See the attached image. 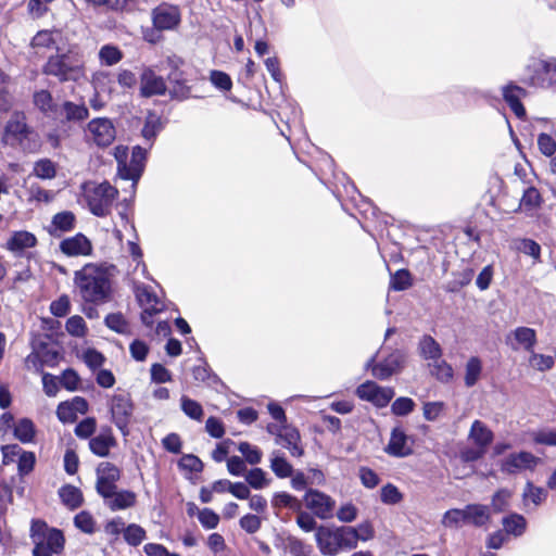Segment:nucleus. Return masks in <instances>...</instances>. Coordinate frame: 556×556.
I'll use <instances>...</instances> for the list:
<instances>
[{
	"label": "nucleus",
	"instance_id": "nucleus-1",
	"mask_svg": "<svg viewBox=\"0 0 556 556\" xmlns=\"http://www.w3.org/2000/svg\"><path fill=\"white\" fill-rule=\"evenodd\" d=\"M115 267L105 263H88L74 273V285L86 304L100 305L109 302L113 293Z\"/></svg>",
	"mask_w": 556,
	"mask_h": 556
},
{
	"label": "nucleus",
	"instance_id": "nucleus-2",
	"mask_svg": "<svg viewBox=\"0 0 556 556\" xmlns=\"http://www.w3.org/2000/svg\"><path fill=\"white\" fill-rule=\"evenodd\" d=\"M43 73L56 77L60 81H79L86 76L84 55L76 48L52 55L45 64Z\"/></svg>",
	"mask_w": 556,
	"mask_h": 556
},
{
	"label": "nucleus",
	"instance_id": "nucleus-3",
	"mask_svg": "<svg viewBox=\"0 0 556 556\" xmlns=\"http://www.w3.org/2000/svg\"><path fill=\"white\" fill-rule=\"evenodd\" d=\"M118 191L109 182H87L83 186V195L90 210L96 216H106Z\"/></svg>",
	"mask_w": 556,
	"mask_h": 556
},
{
	"label": "nucleus",
	"instance_id": "nucleus-4",
	"mask_svg": "<svg viewBox=\"0 0 556 556\" xmlns=\"http://www.w3.org/2000/svg\"><path fill=\"white\" fill-rule=\"evenodd\" d=\"M31 538L35 543L34 556H52L63 549L64 536L60 530L48 529L40 520L31 523Z\"/></svg>",
	"mask_w": 556,
	"mask_h": 556
},
{
	"label": "nucleus",
	"instance_id": "nucleus-5",
	"mask_svg": "<svg viewBox=\"0 0 556 556\" xmlns=\"http://www.w3.org/2000/svg\"><path fill=\"white\" fill-rule=\"evenodd\" d=\"M114 156L118 163V175L123 179L132 180V187H135L143 172L146 151L140 147H135L128 162V149L118 146L114 149Z\"/></svg>",
	"mask_w": 556,
	"mask_h": 556
},
{
	"label": "nucleus",
	"instance_id": "nucleus-6",
	"mask_svg": "<svg viewBox=\"0 0 556 556\" xmlns=\"http://www.w3.org/2000/svg\"><path fill=\"white\" fill-rule=\"evenodd\" d=\"M494 440L493 431L481 420H475L468 432V441L472 447L463 452L466 462H475L484 456Z\"/></svg>",
	"mask_w": 556,
	"mask_h": 556
},
{
	"label": "nucleus",
	"instance_id": "nucleus-7",
	"mask_svg": "<svg viewBox=\"0 0 556 556\" xmlns=\"http://www.w3.org/2000/svg\"><path fill=\"white\" fill-rule=\"evenodd\" d=\"M135 294L142 307L141 319L148 327L153 325V316L165 309V304L161 298H159L154 291L142 283H135Z\"/></svg>",
	"mask_w": 556,
	"mask_h": 556
},
{
	"label": "nucleus",
	"instance_id": "nucleus-8",
	"mask_svg": "<svg viewBox=\"0 0 556 556\" xmlns=\"http://www.w3.org/2000/svg\"><path fill=\"white\" fill-rule=\"evenodd\" d=\"M542 464V459L531 452L519 451L505 456L500 460V469L506 475H517L523 471H534Z\"/></svg>",
	"mask_w": 556,
	"mask_h": 556
},
{
	"label": "nucleus",
	"instance_id": "nucleus-9",
	"mask_svg": "<svg viewBox=\"0 0 556 556\" xmlns=\"http://www.w3.org/2000/svg\"><path fill=\"white\" fill-rule=\"evenodd\" d=\"M86 138L98 147H109L116 138V128L106 117L91 119L85 129Z\"/></svg>",
	"mask_w": 556,
	"mask_h": 556
},
{
	"label": "nucleus",
	"instance_id": "nucleus-10",
	"mask_svg": "<svg viewBox=\"0 0 556 556\" xmlns=\"http://www.w3.org/2000/svg\"><path fill=\"white\" fill-rule=\"evenodd\" d=\"M132 403L129 396L116 394L110 402L111 419L124 437L129 434V422L132 416Z\"/></svg>",
	"mask_w": 556,
	"mask_h": 556
},
{
	"label": "nucleus",
	"instance_id": "nucleus-11",
	"mask_svg": "<svg viewBox=\"0 0 556 556\" xmlns=\"http://www.w3.org/2000/svg\"><path fill=\"white\" fill-rule=\"evenodd\" d=\"M356 395L376 407H386L394 396V390L390 387H381L374 381H366L356 389Z\"/></svg>",
	"mask_w": 556,
	"mask_h": 556
},
{
	"label": "nucleus",
	"instance_id": "nucleus-12",
	"mask_svg": "<svg viewBox=\"0 0 556 556\" xmlns=\"http://www.w3.org/2000/svg\"><path fill=\"white\" fill-rule=\"evenodd\" d=\"M304 504L320 519H329L333 516L334 500L318 490H308L304 495Z\"/></svg>",
	"mask_w": 556,
	"mask_h": 556
},
{
	"label": "nucleus",
	"instance_id": "nucleus-13",
	"mask_svg": "<svg viewBox=\"0 0 556 556\" xmlns=\"http://www.w3.org/2000/svg\"><path fill=\"white\" fill-rule=\"evenodd\" d=\"M374 358L369 359L366 364V368L371 369V374L376 378L387 380L403 368L405 356L401 352L396 351L379 364H374Z\"/></svg>",
	"mask_w": 556,
	"mask_h": 556
},
{
	"label": "nucleus",
	"instance_id": "nucleus-14",
	"mask_svg": "<svg viewBox=\"0 0 556 556\" xmlns=\"http://www.w3.org/2000/svg\"><path fill=\"white\" fill-rule=\"evenodd\" d=\"M267 430L276 435V442L289 450L292 456H302L303 448L299 444L300 434L296 429L288 426L268 425Z\"/></svg>",
	"mask_w": 556,
	"mask_h": 556
},
{
	"label": "nucleus",
	"instance_id": "nucleus-15",
	"mask_svg": "<svg viewBox=\"0 0 556 556\" xmlns=\"http://www.w3.org/2000/svg\"><path fill=\"white\" fill-rule=\"evenodd\" d=\"M121 477L119 469L109 463L103 462L97 468V490L102 496H108L116 490V482Z\"/></svg>",
	"mask_w": 556,
	"mask_h": 556
},
{
	"label": "nucleus",
	"instance_id": "nucleus-16",
	"mask_svg": "<svg viewBox=\"0 0 556 556\" xmlns=\"http://www.w3.org/2000/svg\"><path fill=\"white\" fill-rule=\"evenodd\" d=\"M536 331L532 328L520 326L513 329L506 336V344L513 351L523 350L526 352L533 351L536 344Z\"/></svg>",
	"mask_w": 556,
	"mask_h": 556
},
{
	"label": "nucleus",
	"instance_id": "nucleus-17",
	"mask_svg": "<svg viewBox=\"0 0 556 556\" xmlns=\"http://www.w3.org/2000/svg\"><path fill=\"white\" fill-rule=\"evenodd\" d=\"M383 450L388 455L393 457H406L413 452L409 438L401 427H394L392 429L390 440Z\"/></svg>",
	"mask_w": 556,
	"mask_h": 556
},
{
	"label": "nucleus",
	"instance_id": "nucleus-18",
	"mask_svg": "<svg viewBox=\"0 0 556 556\" xmlns=\"http://www.w3.org/2000/svg\"><path fill=\"white\" fill-rule=\"evenodd\" d=\"M153 25L161 30L175 28L180 22V12L177 7L162 4L152 12Z\"/></svg>",
	"mask_w": 556,
	"mask_h": 556
},
{
	"label": "nucleus",
	"instance_id": "nucleus-19",
	"mask_svg": "<svg viewBox=\"0 0 556 556\" xmlns=\"http://www.w3.org/2000/svg\"><path fill=\"white\" fill-rule=\"evenodd\" d=\"M92 249L91 241L83 233H76L60 242L61 252L67 256H89Z\"/></svg>",
	"mask_w": 556,
	"mask_h": 556
},
{
	"label": "nucleus",
	"instance_id": "nucleus-20",
	"mask_svg": "<svg viewBox=\"0 0 556 556\" xmlns=\"http://www.w3.org/2000/svg\"><path fill=\"white\" fill-rule=\"evenodd\" d=\"M87 410V401L84 397L75 396L71 401H65L58 405L56 416L61 422H74L78 415H84Z\"/></svg>",
	"mask_w": 556,
	"mask_h": 556
},
{
	"label": "nucleus",
	"instance_id": "nucleus-21",
	"mask_svg": "<svg viewBox=\"0 0 556 556\" xmlns=\"http://www.w3.org/2000/svg\"><path fill=\"white\" fill-rule=\"evenodd\" d=\"M31 135L30 128L26 124V117L23 113L15 112L7 123L4 130V140L7 142H22Z\"/></svg>",
	"mask_w": 556,
	"mask_h": 556
},
{
	"label": "nucleus",
	"instance_id": "nucleus-22",
	"mask_svg": "<svg viewBox=\"0 0 556 556\" xmlns=\"http://www.w3.org/2000/svg\"><path fill=\"white\" fill-rule=\"evenodd\" d=\"M166 85L163 77L155 74V72L146 67L140 75V92L143 97H152L164 94Z\"/></svg>",
	"mask_w": 556,
	"mask_h": 556
},
{
	"label": "nucleus",
	"instance_id": "nucleus-23",
	"mask_svg": "<svg viewBox=\"0 0 556 556\" xmlns=\"http://www.w3.org/2000/svg\"><path fill=\"white\" fill-rule=\"evenodd\" d=\"M534 74L531 84L548 87L556 83V61H535L532 65Z\"/></svg>",
	"mask_w": 556,
	"mask_h": 556
},
{
	"label": "nucleus",
	"instance_id": "nucleus-24",
	"mask_svg": "<svg viewBox=\"0 0 556 556\" xmlns=\"http://www.w3.org/2000/svg\"><path fill=\"white\" fill-rule=\"evenodd\" d=\"M317 546L324 555L336 556L340 552L338 528L319 527L315 532Z\"/></svg>",
	"mask_w": 556,
	"mask_h": 556
},
{
	"label": "nucleus",
	"instance_id": "nucleus-25",
	"mask_svg": "<svg viewBox=\"0 0 556 556\" xmlns=\"http://www.w3.org/2000/svg\"><path fill=\"white\" fill-rule=\"evenodd\" d=\"M76 227V216L71 211H62L54 214L47 231L53 237H60L64 232H70Z\"/></svg>",
	"mask_w": 556,
	"mask_h": 556
},
{
	"label": "nucleus",
	"instance_id": "nucleus-26",
	"mask_svg": "<svg viewBox=\"0 0 556 556\" xmlns=\"http://www.w3.org/2000/svg\"><path fill=\"white\" fill-rule=\"evenodd\" d=\"M37 244V238L34 233L20 230L14 231L5 243V249L12 253H20L26 249L34 248Z\"/></svg>",
	"mask_w": 556,
	"mask_h": 556
},
{
	"label": "nucleus",
	"instance_id": "nucleus-27",
	"mask_svg": "<svg viewBox=\"0 0 556 556\" xmlns=\"http://www.w3.org/2000/svg\"><path fill=\"white\" fill-rule=\"evenodd\" d=\"M503 96L516 116L523 118L526 116V110L520 103V99L526 96V91L518 86L507 85L503 88Z\"/></svg>",
	"mask_w": 556,
	"mask_h": 556
},
{
	"label": "nucleus",
	"instance_id": "nucleus-28",
	"mask_svg": "<svg viewBox=\"0 0 556 556\" xmlns=\"http://www.w3.org/2000/svg\"><path fill=\"white\" fill-rule=\"evenodd\" d=\"M115 445V439L111 429H106L92 438L89 442V447L96 455L104 457L109 455L110 450Z\"/></svg>",
	"mask_w": 556,
	"mask_h": 556
},
{
	"label": "nucleus",
	"instance_id": "nucleus-29",
	"mask_svg": "<svg viewBox=\"0 0 556 556\" xmlns=\"http://www.w3.org/2000/svg\"><path fill=\"white\" fill-rule=\"evenodd\" d=\"M103 497L105 498L106 505L112 510L125 509L134 506L136 503V494L130 491L114 490L112 494Z\"/></svg>",
	"mask_w": 556,
	"mask_h": 556
},
{
	"label": "nucleus",
	"instance_id": "nucleus-30",
	"mask_svg": "<svg viewBox=\"0 0 556 556\" xmlns=\"http://www.w3.org/2000/svg\"><path fill=\"white\" fill-rule=\"evenodd\" d=\"M91 84L98 97L110 98L113 91V78L109 72L98 71L92 75Z\"/></svg>",
	"mask_w": 556,
	"mask_h": 556
},
{
	"label": "nucleus",
	"instance_id": "nucleus-31",
	"mask_svg": "<svg viewBox=\"0 0 556 556\" xmlns=\"http://www.w3.org/2000/svg\"><path fill=\"white\" fill-rule=\"evenodd\" d=\"M467 523L483 526L490 520V509L485 505L471 504L465 507Z\"/></svg>",
	"mask_w": 556,
	"mask_h": 556
},
{
	"label": "nucleus",
	"instance_id": "nucleus-32",
	"mask_svg": "<svg viewBox=\"0 0 556 556\" xmlns=\"http://www.w3.org/2000/svg\"><path fill=\"white\" fill-rule=\"evenodd\" d=\"M59 37V31L40 30L34 36L31 46L34 49H37L38 52L40 50H52L56 48V41Z\"/></svg>",
	"mask_w": 556,
	"mask_h": 556
},
{
	"label": "nucleus",
	"instance_id": "nucleus-33",
	"mask_svg": "<svg viewBox=\"0 0 556 556\" xmlns=\"http://www.w3.org/2000/svg\"><path fill=\"white\" fill-rule=\"evenodd\" d=\"M36 428L30 419L22 418L14 425V435L22 443H30L34 441Z\"/></svg>",
	"mask_w": 556,
	"mask_h": 556
},
{
	"label": "nucleus",
	"instance_id": "nucleus-34",
	"mask_svg": "<svg viewBox=\"0 0 556 556\" xmlns=\"http://www.w3.org/2000/svg\"><path fill=\"white\" fill-rule=\"evenodd\" d=\"M270 469L278 478H287L292 475V466L281 455L279 451H274L270 454Z\"/></svg>",
	"mask_w": 556,
	"mask_h": 556
},
{
	"label": "nucleus",
	"instance_id": "nucleus-35",
	"mask_svg": "<svg viewBox=\"0 0 556 556\" xmlns=\"http://www.w3.org/2000/svg\"><path fill=\"white\" fill-rule=\"evenodd\" d=\"M56 164L50 159H40L34 163L33 175L39 179H53L56 176Z\"/></svg>",
	"mask_w": 556,
	"mask_h": 556
},
{
	"label": "nucleus",
	"instance_id": "nucleus-36",
	"mask_svg": "<svg viewBox=\"0 0 556 556\" xmlns=\"http://www.w3.org/2000/svg\"><path fill=\"white\" fill-rule=\"evenodd\" d=\"M547 497V492L540 486H535L532 482H527L522 498L525 505L533 504L535 507L541 505Z\"/></svg>",
	"mask_w": 556,
	"mask_h": 556
},
{
	"label": "nucleus",
	"instance_id": "nucleus-37",
	"mask_svg": "<svg viewBox=\"0 0 556 556\" xmlns=\"http://www.w3.org/2000/svg\"><path fill=\"white\" fill-rule=\"evenodd\" d=\"M34 105L42 113L50 114L55 112L56 104L52 94L48 90H38L33 97Z\"/></svg>",
	"mask_w": 556,
	"mask_h": 556
},
{
	"label": "nucleus",
	"instance_id": "nucleus-38",
	"mask_svg": "<svg viewBox=\"0 0 556 556\" xmlns=\"http://www.w3.org/2000/svg\"><path fill=\"white\" fill-rule=\"evenodd\" d=\"M444 528H460L467 525L466 509L453 508L444 513L441 519Z\"/></svg>",
	"mask_w": 556,
	"mask_h": 556
},
{
	"label": "nucleus",
	"instance_id": "nucleus-39",
	"mask_svg": "<svg viewBox=\"0 0 556 556\" xmlns=\"http://www.w3.org/2000/svg\"><path fill=\"white\" fill-rule=\"evenodd\" d=\"M245 481L254 490H262L269 485L270 479L262 468H253L245 472Z\"/></svg>",
	"mask_w": 556,
	"mask_h": 556
},
{
	"label": "nucleus",
	"instance_id": "nucleus-40",
	"mask_svg": "<svg viewBox=\"0 0 556 556\" xmlns=\"http://www.w3.org/2000/svg\"><path fill=\"white\" fill-rule=\"evenodd\" d=\"M123 52L118 47L113 45H104L99 50V60L101 65L113 66L121 62Z\"/></svg>",
	"mask_w": 556,
	"mask_h": 556
},
{
	"label": "nucleus",
	"instance_id": "nucleus-41",
	"mask_svg": "<svg viewBox=\"0 0 556 556\" xmlns=\"http://www.w3.org/2000/svg\"><path fill=\"white\" fill-rule=\"evenodd\" d=\"M65 118L68 122L83 121L88 117V109L84 104H76L71 101H65L62 105Z\"/></svg>",
	"mask_w": 556,
	"mask_h": 556
},
{
	"label": "nucleus",
	"instance_id": "nucleus-42",
	"mask_svg": "<svg viewBox=\"0 0 556 556\" xmlns=\"http://www.w3.org/2000/svg\"><path fill=\"white\" fill-rule=\"evenodd\" d=\"M503 527L507 533L519 536L525 532L527 521L521 515L511 514L503 519Z\"/></svg>",
	"mask_w": 556,
	"mask_h": 556
},
{
	"label": "nucleus",
	"instance_id": "nucleus-43",
	"mask_svg": "<svg viewBox=\"0 0 556 556\" xmlns=\"http://www.w3.org/2000/svg\"><path fill=\"white\" fill-rule=\"evenodd\" d=\"M419 350L426 359H432L434 362L441 357V348L439 343L429 336H426L420 340Z\"/></svg>",
	"mask_w": 556,
	"mask_h": 556
},
{
	"label": "nucleus",
	"instance_id": "nucleus-44",
	"mask_svg": "<svg viewBox=\"0 0 556 556\" xmlns=\"http://www.w3.org/2000/svg\"><path fill=\"white\" fill-rule=\"evenodd\" d=\"M541 203L542 198L540 192L535 188L531 187L523 192L519 207L525 212H533L540 207Z\"/></svg>",
	"mask_w": 556,
	"mask_h": 556
},
{
	"label": "nucleus",
	"instance_id": "nucleus-45",
	"mask_svg": "<svg viewBox=\"0 0 556 556\" xmlns=\"http://www.w3.org/2000/svg\"><path fill=\"white\" fill-rule=\"evenodd\" d=\"M528 363L532 369L543 372L552 369L555 364V361L554 357L551 355H545L531 351Z\"/></svg>",
	"mask_w": 556,
	"mask_h": 556
},
{
	"label": "nucleus",
	"instance_id": "nucleus-46",
	"mask_svg": "<svg viewBox=\"0 0 556 556\" xmlns=\"http://www.w3.org/2000/svg\"><path fill=\"white\" fill-rule=\"evenodd\" d=\"M180 407L181 410L191 419L201 421L204 416L201 404L186 395H182L180 399Z\"/></svg>",
	"mask_w": 556,
	"mask_h": 556
},
{
	"label": "nucleus",
	"instance_id": "nucleus-47",
	"mask_svg": "<svg viewBox=\"0 0 556 556\" xmlns=\"http://www.w3.org/2000/svg\"><path fill=\"white\" fill-rule=\"evenodd\" d=\"M238 451L244 457V462L250 465L254 466L262 462L263 453L256 445H253L249 442H240L238 444Z\"/></svg>",
	"mask_w": 556,
	"mask_h": 556
},
{
	"label": "nucleus",
	"instance_id": "nucleus-48",
	"mask_svg": "<svg viewBox=\"0 0 556 556\" xmlns=\"http://www.w3.org/2000/svg\"><path fill=\"white\" fill-rule=\"evenodd\" d=\"M340 549H355L358 546V541L355 535L353 527L338 528Z\"/></svg>",
	"mask_w": 556,
	"mask_h": 556
},
{
	"label": "nucleus",
	"instance_id": "nucleus-49",
	"mask_svg": "<svg viewBox=\"0 0 556 556\" xmlns=\"http://www.w3.org/2000/svg\"><path fill=\"white\" fill-rule=\"evenodd\" d=\"M482 370V363L478 357H471L466 364L465 383L467 387H472L480 378Z\"/></svg>",
	"mask_w": 556,
	"mask_h": 556
},
{
	"label": "nucleus",
	"instance_id": "nucleus-50",
	"mask_svg": "<svg viewBox=\"0 0 556 556\" xmlns=\"http://www.w3.org/2000/svg\"><path fill=\"white\" fill-rule=\"evenodd\" d=\"M60 496L62 502L72 509L78 507L83 502L80 491L73 485L63 486L60 490Z\"/></svg>",
	"mask_w": 556,
	"mask_h": 556
},
{
	"label": "nucleus",
	"instance_id": "nucleus-51",
	"mask_svg": "<svg viewBox=\"0 0 556 556\" xmlns=\"http://www.w3.org/2000/svg\"><path fill=\"white\" fill-rule=\"evenodd\" d=\"M271 505L276 508H290L293 510H299L301 507L298 498L292 496L287 492H277L274 494L271 500Z\"/></svg>",
	"mask_w": 556,
	"mask_h": 556
},
{
	"label": "nucleus",
	"instance_id": "nucleus-52",
	"mask_svg": "<svg viewBox=\"0 0 556 556\" xmlns=\"http://www.w3.org/2000/svg\"><path fill=\"white\" fill-rule=\"evenodd\" d=\"M65 328L71 336L78 338H84L88 332L86 321L79 315L70 317L66 321Z\"/></svg>",
	"mask_w": 556,
	"mask_h": 556
},
{
	"label": "nucleus",
	"instance_id": "nucleus-53",
	"mask_svg": "<svg viewBox=\"0 0 556 556\" xmlns=\"http://www.w3.org/2000/svg\"><path fill=\"white\" fill-rule=\"evenodd\" d=\"M55 193L51 190L43 189L38 185H31L28 191L29 202L51 203L54 200Z\"/></svg>",
	"mask_w": 556,
	"mask_h": 556
},
{
	"label": "nucleus",
	"instance_id": "nucleus-54",
	"mask_svg": "<svg viewBox=\"0 0 556 556\" xmlns=\"http://www.w3.org/2000/svg\"><path fill=\"white\" fill-rule=\"evenodd\" d=\"M161 128H162V123H161L160 116L154 113H150L146 118V123L142 128V136L147 140H152L156 136V134L161 130Z\"/></svg>",
	"mask_w": 556,
	"mask_h": 556
},
{
	"label": "nucleus",
	"instance_id": "nucleus-55",
	"mask_svg": "<svg viewBox=\"0 0 556 556\" xmlns=\"http://www.w3.org/2000/svg\"><path fill=\"white\" fill-rule=\"evenodd\" d=\"M285 551L291 556H311L312 548L295 538H289L285 544Z\"/></svg>",
	"mask_w": 556,
	"mask_h": 556
},
{
	"label": "nucleus",
	"instance_id": "nucleus-56",
	"mask_svg": "<svg viewBox=\"0 0 556 556\" xmlns=\"http://www.w3.org/2000/svg\"><path fill=\"white\" fill-rule=\"evenodd\" d=\"M124 539L130 545H139L146 539V531L138 525H129L124 529Z\"/></svg>",
	"mask_w": 556,
	"mask_h": 556
},
{
	"label": "nucleus",
	"instance_id": "nucleus-57",
	"mask_svg": "<svg viewBox=\"0 0 556 556\" xmlns=\"http://www.w3.org/2000/svg\"><path fill=\"white\" fill-rule=\"evenodd\" d=\"M380 498L384 504L394 505L402 501L403 495L395 485L387 484L380 491Z\"/></svg>",
	"mask_w": 556,
	"mask_h": 556
},
{
	"label": "nucleus",
	"instance_id": "nucleus-58",
	"mask_svg": "<svg viewBox=\"0 0 556 556\" xmlns=\"http://www.w3.org/2000/svg\"><path fill=\"white\" fill-rule=\"evenodd\" d=\"M532 440L535 444L556 446V430L541 429L532 433Z\"/></svg>",
	"mask_w": 556,
	"mask_h": 556
},
{
	"label": "nucleus",
	"instance_id": "nucleus-59",
	"mask_svg": "<svg viewBox=\"0 0 556 556\" xmlns=\"http://www.w3.org/2000/svg\"><path fill=\"white\" fill-rule=\"evenodd\" d=\"M262 521L261 516L247 514L240 519L239 525L245 532L253 534L261 529Z\"/></svg>",
	"mask_w": 556,
	"mask_h": 556
},
{
	"label": "nucleus",
	"instance_id": "nucleus-60",
	"mask_svg": "<svg viewBox=\"0 0 556 556\" xmlns=\"http://www.w3.org/2000/svg\"><path fill=\"white\" fill-rule=\"evenodd\" d=\"M75 526L86 533H93L96 530V521L87 511H80L74 518Z\"/></svg>",
	"mask_w": 556,
	"mask_h": 556
},
{
	"label": "nucleus",
	"instance_id": "nucleus-61",
	"mask_svg": "<svg viewBox=\"0 0 556 556\" xmlns=\"http://www.w3.org/2000/svg\"><path fill=\"white\" fill-rule=\"evenodd\" d=\"M431 366L432 375L435 376L439 380L448 381L453 377V368L444 361L439 358L434 361Z\"/></svg>",
	"mask_w": 556,
	"mask_h": 556
},
{
	"label": "nucleus",
	"instance_id": "nucleus-62",
	"mask_svg": "<svg viewBox=\"0 0 556 556\" xmlns=\"http://www.w3.org/2000/svg\"><path fill=\"white\" fill-rule=\"evenodd\" d=\"M414 407L415 403L412 399L399 397L392 403L391 410L396 416H405L413 412Z\"/></svg>",
	"mask_w": 556,
	"mask_h": 556
},
{
	"label": "nucleus",
	"instance_id": "nucleus-63",
	"mask_svg": "<svg viewBox=\"0 0 556 556\" xmlns=\"http://www.w3.org/2000/svg\"><path fill=\"white\" fill-rule=\"evenodd\" d=\"M357 516L358 508L352 503L342 504L337 511V518L345 523L354 521Z\"/></svg>",
	"mask_w": 556,
	"mask_h": 556
},
{
	"label": "nucleus",
	"instance_id": "nucleus-64",
	"mask_svg": "<svg viewBox=\"0 0 556 556\" xmlns=\"http://www.w3.org/2000/svg\"><path fill=\"white\" fill-rule=\"evenodd\" d=\"M538 147L541 153L552 156L556 152V141L547 134H540L538 137Z\"/></svg>",
	"mask_w": 556,
	"mask_h": 556
}]
</instances>
